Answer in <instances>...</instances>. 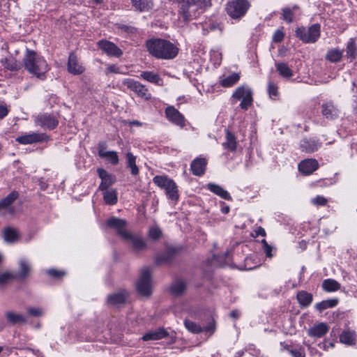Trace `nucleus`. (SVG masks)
I'll list each match as a JSON object with an SVG mask.
<instances>
[{
    "label": "nucleus",
    "mask_w": 357,
    "mask_h": 357,
    "mask_svg": "<svg viewBox=\"0 0 357 357\" xmlns=\"http://www.w3.org/2000/svg\"><path fill=\"white\" fill-rule=\"evenodd\" d=\"M148 52L154 58L169 60L175 58L178 54V47L168 40L153 38L146 42Z\"/></svg>",
    "instance_id": "obj_1"
},
{
    "label": "nucleus",
    "mask_w": 357,
    "mask_h": 357,
    "mask_svg": "<svg viewBox=\"0 0 357 357\" xmlns=\"http://www.w3.org/2000/svg\"><path fill=\"white\" fill-rule=\"evenodd\" d=\"M22 63L30 74L42 80L45 79V75L50 70L45 58L35 51L29 49H26Z\"/></svg>",
    "instance_id": "obj_2"
},
{
    "label": "nucleus",
    "mask_w": 357,
    "mask_h": 357,
    "mask_svg": "<svg viewBox=\"0 0 357 357\" xmlns=\"http://www.w3.org/2000/svg\"><path fill=\"white\" fill-rule=\"evenodd\" d=\"M153 182L159 188L165 190V195L168 199L174 202L178 200L179 195L178 186L176 183L167 176H155L153 178Z\"/></svg>",
    "instance_id": "obj_3"
},
{
    "label": "nucleus",
    "mask_w": 357,
    "mask_h": 357,
    "mask_svg": "<svg viewBox=\"0 0 357 357\" xmlns=\"http://www.w3.org/2000/svg\"><path fill=\"white\" fill-rule=\"evenodd\" d=\"M320 25L314 24L309 27H299L296 30V36L305 43H314L320 37Z\"/></svg>",
    "instance_id": "obj_4"
},
{
    "label": "nucleus",
    "mask_w": 357,
    "mask_h": 357,
    "mask_svg": "<svg viewBox=\"0 0 357 357\" xmlns=\"http://www.w3.org/2000/svg\"><path fill=\"white\" fill-rule=\"evenodd\" d=\"M151 269L149 267H144L141 270L140 276L136 283V288L139 294L149 296L151 294Z\"/></svg>",
    "instance_id": "obj_5"
},
{
    "label": "nucleus",
    "mask_w": 357,
    "mask_h": 357,
    "mask_svg": "<svg viewBox=\"0 0 357 357\" xmlns=\"http://www.w3.org/2000/svg\"><path fill=\"white\" fill-rule=\"evenodd\" d=\"M250 6L247 0H233L228 3L226 10L231 18L238 19L245 15Z\"/></svg>",
    "instance_id": "obj_6"
},
{
    "label": "nucleus",
    "mask_w": 357,
    "mask_h": 357,
    "mask_svg": "<svg viewBox=\"0 0 357 357\" xmlns=\"http://www.w3.org/2000/svg\"><path fill=\"white\" fill-rule=\"evenodd\" d=\"M236 100H241L240 107L243 110H247L252 103V91L248 85H242L238 87L232 95Z\"/></svg>",
    "instance_id": "obj_7"
},
{
    "label": "nucleus",
    "mask_w": 357,
    "mask_h": 357,
    "mask_svg": "<svg viewBox=\"0 0 357 357\" xmlns=\"http://www.w3.org/2000/svg\"><path fill=\"white\" fill-rule=\"evenodd\" d=\"M122 83L124 86H127L128 89L133 91L138 97L145 100L151 99V93L146 86L140 82L132 79L127 78L123 79Z\"/></svg>",
    "instance_id": "obj_8"
},
{
    "label": "nucleus",
    "mask_w": 357,
    "mask_h": 357,
    "mask_svg": "<svg viewBox=\"0 0 357 357\" xmlns=\"http://www.w3.org/2000/svg\"><path fill=\"white\" fill-rule=\"evenodd\" d=\"M35 123L43 129L52 130L58 126L59 120L53 114L44 113L35 118Z\"/></svg>",
    "instance_id": "obj_9"
},
{
    "label": "nucleus",
    "mask_w": 357,
    "mask_h": 357,
    "mask_svg": "<svg viewBox=\"0 0 357 357\" xmlns=\"http://www.w3.org/2000/svg\"><path fill=\"white\" fill-rule=\"evenodd\" d=\"M47 135L43 133L36 132H26L18 136L15 141L20 144H31L33 143L42 142L47 140Z\"/></svg>",
    "instance_id": "obj_10"
},
{
    "label": "nucleus",
    "mask_w": 357,
    "mask_h": 357,
    "mask_svg": "<svg viewBox=\"0 0 357 357\" xmlns=\"http://www.w3.org/2000/svg\"><path fill=\"white\" fill-rule=\"evenodd\" d=\"M165 116L170 122L181 128L185 126L184 116L173 106H169L165 109Z\"/></svg>",
    "instance_id": "obj_11"
},
{
    "label": "nucleus",
    "mask_w": 357,
    "mask_h": 357,
    "mask_svg": "<svg viewBox=\"0 0 357 357\" xmlns=\"http://www.w3.org/2000/svg\"><path fill=\"white\" fill-rule=\"evenodd\" d=\"M179 13L184 21H188L192 17H196L197 10L192 0H181L179 2Z\"/></svg>",
    "instance_id": "obj_12"
},
{
    "label": "nucleus",
    "mask_w": 357,
    "mask_h": 357,
    "mask_svg": "<svg viewBox=\"0 0 357 357\" xmlns=\"http://www.w3.org/2000/svg\"><path fill=\"white\" fill-rule=\"evenodd\" d=\"M97 173L99 178L101 179V183L98 187V189L101 191L107 190L108 188L112 185L116 181L115 176L109 174L102 168H98L97 169Z\"/></svg>",
    "instance_id": "obj_13"
},
{
    "label": "nucleus",
    "mask_w": 357,
    "mask_h": 357,
    "mask_svg": "<svg viewBox=\"0 0 357 357\" xmlns=\"http://www.w3.org/2000/svg\"><path fill=\"white\" fill-rule=\"evenodd\" d=\"M124 240L130 243L132 249L136 252L142 251L146 249L147 245L145 241L138 235H132L130 233L124 234Z\"/></svg>",
    "instance_id": "obj_14"
},
{
    "label": "nucleus",
    "mask_w": 357,
    "mask_h": 357,
    "mask_svg": "<svg viewBox=\"0 0 357 357\" xmlns=\"http://www.w3.org/2000/svg\"><path fill=\"white\" fill-rule=\"evenodd\" d=\"M99 48L108 56L119 57L122 51L113 43L108 40H100L98 43Z\"/></svg>",
    "instance_id": "obj_15"
},
{
    "label": "nucleus",
    "mask_w": 357,
    "mask_h": 357,
    "mask_svg": "<svg viewBox=\"0 0 357 357\" xmlns=\"http://www.w3.org/2000/svg\"><path fill=\"white\" fill-rule=\"evenodd\" d=\"M107 225L109 227L115 229L123 238L125 237L124 234L129 233L126 229V222L124 220L112 217L107 220Z\"/></svg>",
    "instance_id": "obj_16"
},
{
    "label": "nucleus",
    "mask_w": 357,
    "mask_h": 357,
    "mask_svg": "<svg viewBox=\"0 0 357 357\" xmlns=\"http://www.w3.org/2000/svg\"><path fill=\"white\" fill-rule=\"evenodd\" d=\"M321 114L327 119L333 120L340 115V110L332 102H327L321 105Z\"/></svg>",
    "instance_id": "obj_17"
},
{
    "label": "nucleus",
    "mask_w": 357,
    "mask_h": 357,
    "mask_svg": "<svg viewBox=\"0 0 357 357\" xmlns=\"http://www.w3.org/2000/svg\"><path fill=\"white\" fill-rule=\"evenodd\" d=\"M329 331V326L327 324L321 322L313 325L307 331V335L314 338H320L324 336Z\"/></svg>",
    "instance_id": "obj_18"
},
{
    "label": "nucleus",
    "mask_w": 357,
    "mask_h": 357,
    "mask_svg": "<svg viewBox=\"0 0 357 357\" xmlns=\"http://www.w3.org/2000/svg\"><path fill=\"white\" fill-rule=\"evenodd\" d=\"M68 70L73 75H80L85 70V68L79 63L74 53H71L69 56Z\"/></svg>",
    "instance_id": "obj_19"
},
{
    "label": "nucleus",
    "mask_w": 357,
    "mask_h": 357,
    "mask_svg": "<svg viewBox=\"0 0 357 357\" xmlns=\"http://www.w3.org/2000/svg\"><path fill=\"white\" fill-rule=\"evenodd\" d=\"M318 167L319 163L315 159L303 160L298 164L299 171L305 175L312 174Z\"/></svg>",
    "instance_id": "obj_20"
},
{
    "label": "nucleus",
    "mask_w": 357,
    "mask_h": 357,
    "mask_svg": "<svg viewBox=\"0 0 357 357\" xmlns=\"http://www.w3.org/2000/svg\"><path fill=\"white\" fill-rule=\"evenodd\" d=\"M19 264V271L17 274H15L17 278L24 279L26 278L29 273L31 271V262L29 259L26 258H21L18 261Z\"/></svg>",
    "instance_id": "obj_21"
},
{
    "label": "nucleus",
    "mask_w": 357,
    "mask_h": 357,
    "mask_svg": "<svg viewBox=\"0 0 357 357\" xmlns=\"http://www.w3.org/2000/svg\"><path fill=\"white\" fill-rule=\"evenodd\" d=\"M98 155L101 158L105 159L112 165H116L119 162V155L116 151H106L104 147L99 146Z\"/></svg>",
    "instance_id": "obj_22"
},
{
    "label": "nucleus",
    "mask_w": 357,
    "mask_h": 357,
    "mask_svg": "<svg viewBox=\"0 0 357 357\" xmlns=\"http://www.w3.org/2000/svg\"><path fill=\"white\" fill-rule=\"evenodd\" d=\"M302 151L306 153H312L317 151L321 147V143L316 139H303L300 144Z\"/></svg>",
    "instance_id": "obj_23"
},
{
    "label": "nucleus",
    "mask_w": 357,
    "mask_h": 357,
    "mask_svg": "<svg viewBox=\"0 0 357 357\" xmlns=\"http://www.w3.org/2000/svg\"><path fill=\"white\" fill-rule=\"evenodd\" d=\"M206 165L207 162L204 158H197L195 159L190 165L192 174L195 176H202L205 172Z\"/></svg>",
    "instance_id": "obj_24"
},
{
    "label": "nucleus",
    "mask_w": 357,
    "mask_h": 357,
    "mask_svg": "<svg viewBox=\"0 0 357 357\" xmlns=\"http://www.w3.org/2000/svg\"><path fill=\"white\" fill-rule=\"evenodd\" d=\"M128 293L125 290H121L107 296V303L113 305H119L126 301Z\"/></svg>",
    "instance_id": "obj_25"
},
{
    "label": "nucleus",
    "mask_w": 357,
    "mask_h": 357,
    "mask_svg": "<svg viewBox=\"0 0 357 357\" xmlns=\"http://www.w3.org/2000/svg\"><path fill=\"white\" fill-rule=\"evenodd\" d=\"M206 188L211 192L221 197L222 199L228 201L232 199L230 194L226 190H225L223 188H222L220 185L218 184L209 183L206 185Z\"/></svg>",
    "instance_id": "obj_26"
},
{
    "label": "nucleus",
    "mask_w": 357,
    "mask_h": 357,
    "mask_svg": "<svg viewBox=\"0 0 357 357\" xmlns=\"http://www.w3.org/2000/svg\"><path fill=\"white\" fill-rule=\"evenodd\" d=\"M139 77L158 86L163 85L162 79L158 74L153 71H143L141 73Z\"/></svg>",
    "instance_id": "obj_27"
},
{
    "label": "nucleus",
    "mask_w": 357,
    "mask_h": 357,
    "mask_svg": "<svg viewBox=\"0 0 357 357\" xmlns=\"http://www.w3.org/2000/svg\"><path fill=\"white\" fill-rule=\"evenodd\" d=\"M135 10L147 12L153 6V0H130Z\"/></svg>",
    "instance_id": "obj_28"
},
{
    "label": "nucleus",
    "mask_w": 357,
    "mask_h": 357,
    "mask_svg": "<svg viewBox=\"0 0 357 357\" xmlns=\"http://www.w3.org/2000/svg\"><path fill=\"white\" fill-rule=\"evenodd\" d=\"M357 55V43L356 39L350 38L346 45V58L349 62H352Z\"/></svg>",
    "instance_id": "obj_29"
},
{
    "label": "nucleus",
    "mask_w": 357,
    "mask_h": 357,
    "mask_svg": "<svg viewBox=\"0 0 357 357\" xmlns=\"http://www.w3.org/2000/svg\"><path fill=\"white\" fill-rule=\"evenodd\" d=\"M168 333L163 328H158L155 331H149L145 333L142 339L144 341L158 340L165 337Z\"/></svg>",
    "instance_id": "obj_30"
},
{
    "label": "nucleus",
    "mask_w": 357,
    "mask_h": 357,
    "mask_svg": "<svg viewBox=\"0 0 357 357\" xmlns=\"http://www.w3.org/2000/svg\"><path fill=\"white\" fill-rule=\"evenodd\" d=\"M343 57V50L339 48L329 49L325 56L326 60L331 63H338Z\"/></svg>",
    "instance_id": "obj_31"
},
{
    "label": "nucleus",
    "mask_w": 357,
    "mask_h": 357,
    "mask_svg": "<svg viewBox=\"0 0 357 357\" xmlns=\"http://www.w3.org/2000/svg\"><path fill=\"white\" fill-rule=\"evenodd\" d=\"M341 343L347 345H353L356 342V332L354 331L344 330L340 335Z\"/></svg>",
    "instance_id": "obj_32"
},
{
    "label": "nucleus",
    "mask_w": 357,
    "mask_h": 357,
    "mask_svg": "<svg viewBox=\"0 0 357 357\" xmlns=\"http://www.w3.org/2000/svg\"><path fill=\"white\" fill-rule=\"evenodd\" d=\"M1 63L4 68L12 72L18 71L21 68V63L12 57L2 59Z\"/></svg>",
    "instance_id": "obj_33"
},
{
    "label": "nucleus",
    "mask_w": 357,
    "mask_h": 357,
    "mask_svg": "<svg viewBox=\"0 0 357 357\" xmlns=\"http://www.w3.org/2000/svg\"><path fill=\"white\" fill-rule=\"evenodd\" d=\"M17 192H13L0 202V211L5 210L11 213L10 205L17 199Z\"/></svg>",
    "instance_id": "obj_34"
},
{
    "label": "nucleus",
    "mask_w": 357,
    "mask_h": 357,
    "mask_svg": "<svg viewBox=\"0 0 357 357\" xmlns=\"http://www.w3.org/2000/svg\"><path fill=\"white\" fill-rule=\"evenodd\" d=\"M7 320L12 324H24L26 322V317L22 314L10 311L6 313Z\"/></svg>",
    "instance_id": "obj_35"
},
{
    "label": "nucleus",
    "mask_w": 357,
    "mask_h": 357,
    "mask_svg": "<svg viewBox=\"0 0 357 357\" xmlns=\"http://www.w3.org/2000/svg\"><path fill=\"white\" fill-rule=\"evenodd\" d=\"M222 146L225 149L230 151H234L236 149V137L229 130H226V141L223 143Z\"/></svg>",
    "instance_id": "obj_36"
},
{
    "label": "nucleus",
    "mask_w": 357,
    "mask_h": 357,
    "mask_svg": "<svg viewBox=\"0 0 357 357\" xmlns=\"http://www.w3.org/2000/svg\"><path fill=\"white\" fill-rule=\"evenodd\" d=\"M185 288L186 284L183 280H176L172 284L170 291L172 294L179 296L185 291Z\"/></svg>",
    "instance_id": "obj_37"
},
{
    "label": "nucleus",
    "mask_w": 357,
    "mask_h": 357,
    "mask_svg": "<svg viewBox=\"0 0 357 357\" xmlns=\"http://www.w3.org/2000/svg\"><path fill=\"white\" fill-rule=\"evenodd\" d=\"M240 79V75L233 73L220 80V84L224 87H230L235 84Z\"/></svg>",
    "instance_id": "obj_38"
},
{
    "label": "nucleus",
    "mask_w": 357,
    "mask_h": 357,
    "mask_svg": "<svg viewBox=\"0 0 357 357\" xmlns=\"http://www.w3.org/2000/svg\"><path fill=\"white\" fill-rule=\"evenodd\" d=\"M297 300L301 305L307 307L310 305L312 301V296L306 291H300L297 294Z\"/></svg>",
    "instance_id": "obj_39"
},
{
    "label": "nucleus",
    "mask_w": 357,
    "mask_h": 357,
    "mask_svg": "<svg viewBox=\"0 0 357 357\" xmlns=\"http://www.w3.org/2000/svg\"><path fill=\"white\" fill-rule=\"evenodd\" d=\"M323 289L328 292L335 291L340 288V284L333 279H326L322 282Z\"/></svg>",
    "instance_id": "obj_40"
},
{
    "label": "nucleus",
    "mask_w": 357,
    "mask_h": 357,
    "mask_svg": "<svg viewBox=\"0 0 357 357\" xmlns=\"http://www.w3.org/2000/svg\"><path fill=\"white\" fill-rule=\"evenodd\" d=\"M4 240L8 243H15L19 238L18 231L12 228H7L3 231Z\"/></svg>",
    "instance_id": "obj_41"
},
{
    "label": "nucleus",
    "mask_w": 357,
    "mask_h": 357,
    "mask_svg": "<svg viewBox=\"0 0 357 357\" xmlns=\"http://www.w3.org/2000/svg\"><path fill=\"white\" fill-rule=\"evenodd\" d=\"M277 70L280 75L284 78H290L294 75L293 71L285 63H278L276 64Z\"/></svg>",
    "instance_id": "obj_42"
},
{
    "label": "nucleus",
    "mask_w": 357,
    "mask_h": 357,
    "mask_svg": "<svg viewBox=\"0 0 357 357\" xmlns=\"http://www.w3.org/2000/svg\"><path fill=\"white\" fill-rule=\"evenodd\" d=\"M126 160L128 167L131 169V174L132 175H137L139 174V169L136 165V157L130 152L126 153Z\"/></svg>",
    "instance_id": "obj_43"
},
{
    "label": "nucleus",
    "mask_w": 357,
    "mask_h": 357,
    "mask_svg": "<svg viewBox=\"0 0 357 357\" xmlns=\"http://www.w3.org/2000/svg\"><path fill=\"white\" fill-rule=\"evenodd\" d=\"M103 198L105 203L109 205H114L117 202V194L114 190H104Z\"/></svg>",
    "instance_id": "obj_44"
},
{
    "label": "nucleus",
    "mask_w": 357,
    "mask_h": 357,
    "mask_svg": "<svg viewBox=\"0 0 357 357\" xmlns=\"http://www.w3.org/2000/svg\"><path fill=\"white\" fill-rule=\"evenodd\" d=\"M337 304V299H330V300H326L323 301L320 303H318L315 305V308L319 310V312H322L323 310L333 307Z\"/></svg>",
    "instance_id": "obj_45"
},
{
    "label": "nucleus",
    "mask_w": 357,
    "mask_h": 357,
    "mask_svg": "<svg viewBox=\"0 0 357 357\" xmlns=\"http://www.w3.org/2000/svg\"><path fill=\"white\" fill-rule=\"evenodd\" d=\"M126 68L122 66H117L114 64H108L105 69V73L109 74H126Z\"/></svg>",
    "instance_id": "obj_46"
},
{
    "label": "nucleus",
    "mask_w": 357,
    "mask_h": 357,
    "mask_svg": "<svg viewBox=\"0 0 357 357\" xmlns=\"http://www.w3.org/2000/svg\"><path fill=\"white\" fill-rule=\"evenodd\" d=\"M211 61L215 66H220L222 61V53L219 47L213 48L210 52Z\"/></svg>",
    "instance_id": "obj_47"
},
{
    "label": "nucleus",
    "mask_w": 357,
    "mask_h": 357,
    "mask_svg": "<svg viewBox=\"0 0 357 357\" xmlns=\"http://www.w3.org/2000/svg\"><path fill=\"white\" fill-rule=\"evenodd\" d=\"M184 326L188 331L192 333H199L202 331V328L200 325L189 319L184 321Z\"/></svg>",
    "instance_id": "obj_48"
},
{
    "label": "nucleus",
    "mask_w": 357,
    "mask_h": 357,
    "mask_svg": "<svg viewBox=\"0 0 357 357\" xmlns=\"http://www.w3.org/2000/svg\"><path fill=\"white\" fill-rule=\"evenodd\" d=\"M162 236V231L157 226H152L149 228V238L156 241L160 238Z\"/></svg>",
    "instance_id": "obj_49"
},
{
    "label": "nucleus",
    "mask_w": 357,
    "mask_h": 357,
    "mask_svg": "<svg viewBox=\"0 0 357 357\" xmlns=\"http://www.w3.org/2000/svg\"><path fill=\"white\" fill-rule=\"evenodd\" d=\"M261 243H262V248L266 255V257L268 258H272L274 255V254L273 252L275 250V248L274 247L268 245L265 239H263L261 241Z\"/></svg>",
    "instance_id": "obj_50"
},
{
    "label": "nucleus",
    "mask_w": 357,
    "mask_h": 357,
    "mask_svg": "<svg viewBox=\"0 0 357 357\" xmlns=\"http://www.w3.org/2000/svg\"><path fill=\"white\" fill-rule=\"evenodd\" d=\"M17 278L16 275L10 272H4L0 274V284H6Z\"/></svg>",
    "instance_id": "obj_51"
},
{
    "label": "nucleus",
    "mask_w": 357,
    "mask_h": 357,
    "mask_svg": "<svg viewBox=\"0 0 357 357\" xmlns=\"http://www.w3.org/2000/svg\"><path fill=\"white\" fill-rule=\"evenodd\" d=\"M268 93L271 99L275 100L278 96V86L270 82L268 85Z\"/></svg>",
    "instance_id": "obj_52"
},
{
    "label": "nucleus",
    "mask_w": 357,
    "mask_h": 357,
    "mask_svg": "<svg viewBox=\"0 0 357 357\" xmlns=\"http://www.w3.org/2000/svg\"><path fill=\"white\" fill-rule=\"evenodd\" d=\"M195 7L198 11L199 9H204L211 6V0H192Z\"/></svg>",
    "instance_id": "obj_53"
},
{
    "label": "nucleus",
    "mask_w": 357,
    "mask_h": 357,
    "mask_svg": "<svg viewBox=\"0 0 357 357\" xmlns=\"http://www.w3.org/2000/svg\"><path fill=\"white\" fill-rule=\"evenodd\" d=\"M282 19L287 23H291L294 20L293 10L286 8L282 10Z\"/></svg>",
    "instance_id": "obj_54"
},
{
    "label": "nucleus",
    "mask_w": 357,
    "mask_h": 357,
    "mask_svg": "<svg viewBox=\"0 0 357 357\" xmlns=\"http://www.w3.org/2000/svg\"><path fill=\"white\" fill-rule=\"evenodd\" d=\"M289 352L293 357H305V351L302 347L290 349Z\"/></svg>",
    "instance_id": "obj_55"
},
{
    "label": "nucleus",
    "mask_w": 357,
    "mask_h": 357,
    "mask_svg": "<svg viewBox=\"0 0 357 357\" xmlns=\"http://www.w3.org/2000/svg\"><path fill=\"white\" fill-rule=\"evenodd\" d=\"M46 273L49 275L58 279L62 278L66 274L64 271L56 270L54 268H50L46 271Z\"/></svg>",
    "instance_id": "obj_56"
},
{
    "label": "nucleus",
    "mask_w": 357,
    "mask_h": 357,
    "mask_svg": "<svg viewBox=\"0 0 357 357\" xmlns=\"http://www.w3.org/2000/svg\"><path fill=\"white\" fill-rule=\"evenodd\" d=\"M311 203L315 206H325L327 203V199L323 196L317 195L311 199Z\"/></svg>",
    "instance_id": "obj_57"
},
{
    "label": "nucleus",
    "mask_w": 357,
    "mask_h": 357,
    "mask_svg": "<svg viewBox=\"0 0 357 357\" xmlns=\"http://www.w3.org/2000/svg\"><path fill=\"white\" fill-rule=\"evenodd\" d=\"M28 313L33 317H41L44 314V310L41 307H28Z\"/></svg>",
    "instance_id": "obj_58"
},
{
    "label": "nucleus",
    "mask_w": 357,
    "mask_h": 357,
    "mask_svg": "<svg viewBox=\"0 0 357 357\" xmlns=\"http://www.w3.org/2000/svg\"><path fill=\"white\" fill-rule=\"evenodd\" d=\"M8 112L9 107L6 104L0 102V119L6 116Z\"/></svg>",
    "instance_id": "obj_59"
},
{
    "label": "nucleus",
    "mask_w": 357,
    "mask_h": 357,
    "mask_svg": "<svg viewBox=\"0 0 357 357\" xmlns=\"http://www.w3.org/2000/svg\"><path fill=\"white\" fill-rule=\"evenodd\" d=\"M284 33L281 30H277L273 36V41L280 43L284 39Z\"/></svg>",
    "instance_id": "obj_60"
},
{
    "label": "nucleus",
    "mask_w": 357,
    "mask_h": 357,
    "mask_svg": "<svg viewBox=\"0 0 357 357\" xmlns=\"http://www.w3.org/2000/svg\"><path fill=\"white\" fill-rule=\"evenodd\" d=\"M319 347L320 349H322L323 350L327 351L329 347L333 348L334 347V344L332 342H330L327 344L326 342H320L318 344Z\"/></svg>",
    "instance_id": "obj_61"
},
{
    "label": "nucleus",
    "mask_w": 357,
    "mask_h": 357,
    "mask_svg": "<svg viewBox=\"0 0 357 357\" xmlns=\"http://www.w3.org/2000/svg\"><path fill=\"white\" fill-rule=\"evenodd\" d=\"M221 204V212L224 214H227L229 212L230 208L229 206L226 205L225 202H220Z\"/></svg>",
    "instance_id": "obj_62"
},
{
    "label": "nucleus",
    "mask_w": 357,
    "mask_h": 357,
    "mask_svg": "<svg viewBox=\"0 0 357 357\" xmlns=\"http://www.w3.org/2000/svg\"><path fill=\"white\" fill-rule=\"evenodd\" d=\"M255 231L257 236H264L266 235V231L261 227H258Z\"/></svg>",
    "instance_id": "obj_63"
},
{
    "label": "nucleus",
    "mask_w": 357,
    "mask_h": 357,
    "mask_svg": "<svg viewBox=\"0 0 357 357\" xmlns=\"http://www.w3.org/2000/svg\"><path fill=\"white\" fill-rule=\"evenodd\" d=\"M230 315L233 318H238L239 317V312L238 310H233L231 312Z\"/></svg>",
    "instance_id": "obj_64"
}]
</instances>
